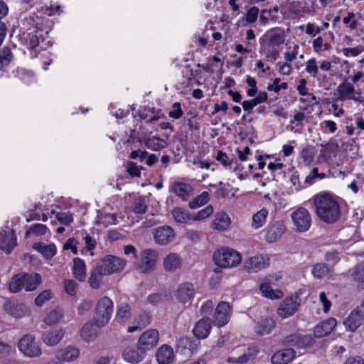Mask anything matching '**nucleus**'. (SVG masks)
<instances>
[{"instance_id": "obj_11", "label": "nucleus", "mask_w": 364, "mask_h": 364, "mask_svg": "<svg viewBox=\"0 0 364 364\" xmlns=\"http://www.w3.org/2000/svg\"><path fill=\"white\" fill-rule=\"evenodd\" d=\"M231 307L228 303L221 301L215 309L214 314L215 324L219 327L225 326L229 321Z\"/></svg>"}, {"instance_id": "obj_48", "label": "nucleus", "mask_w": 364, "mask_h": 364, "mask_svg": "<svg viewBox=\"0 0 364 364\" xmlns=\"http://www.w3.org/2000/svg\"><path fill=\"white\" fill-rule=\"evenodd\" d=\"M48 228L43 224H33L25 233V237H28L31 235L40 236L45 235Z\"/></svg>"}, {"instance_id": "obj_34", "label": "nucleus", "mask_w": 364, "mask_h": 364, "mask_svg": "<svg viewBox=\"0 0 364 364\" xmlns=\"http://www.w3.org/2000/svg\"><path fill=\"white\" fill-rule=\"evenodd\" d=\"M64 336L62 329L45 332L42 336L43 342L48 346H55L59 343Z\"/></svg>"}, {"instance_id": "obj_23", "label": "nucleus", "mask_w": 364, "mask_h": 364, "mask_svg": "<svg viewBox=\"0 0 364 364\" xmlns=\"http://www.w3.org/2000/svg\"><path fill=\"white\" fill-rule=\"evenodd\" d=\"M295 350L292 348H285L274 353L271 361L272 364H287L295 356Z\"/></svg>"}, {"instance_id": "obj_3", "label": "nucleus", "mask_w": 364, "mask_h": 364, "mask_svg": "<svg viewBox=\"0 0 364 364\" xmlns=\"http://www.w3.org/2000/svg\"><path fill=\"white\" fill-rule=\"evenodd\" d=\"M213 260L217 266L228 268L237 266L242 257L240 253L233 249L223 248L214 252Z\"/></svg>"}, {"instance_id": "obj_33", "label": "nucleus", "mask_w": 364, "mask_h": 364, "mask_svg": "<svg viewBox=\"0 0 364 364\" xmlns=\"http://www.w3.org/2000/svg\"><path fill=\"white\" fill-rule=\"evenodd\" d=\"M24 288L26 291H32L37 289L41 282V277L39 274L23 273Z\"/></svg>"}, {"instance_id": "obj_63", "label": "nucleus", "mask_w": 364, "mask_h": 364, "mask_svg": "<svg viewBox=\"0 0 364 364\" xmlns=\"http://www.w3.org/2000/svg\"><path fill=\"white\" fill-rule=\"evenodd\" d=\"M304 119V115H294V119H291V124L289 125L290 129L294 132H298Z\"/></svg>"}, {"instance_id": "obj_51", "label": "nucleus", "mask_w": 364, "mask_h": 364, "mask_svg": "<svg viewBox=\"0 0 364 364\" xmlns=\"http://www.w3.org/2000/svg\"><path fill=\"white\" fill-rule=\"evenodd\" d=\"M95 333V330L93 327V323L92 322L86 323L82 328L81 336L86 341L92 339Z\"/></svg>"}, {"instance_id": "obj_31", "label": "nucleus", "mask_w": 364, "mask_h": 364, "mask_svg": "<svg viewBox=\"0 0 364 364\" xmlns=\"http://www.w3.org/2000/svg\"><path fill=\"white\" fill-rule=\"evenodd\" d=\"M73 274L75 278L80 282L86 279V265L82 259L76 257L73 259Z\"/></svg>"}, {"instance_id": "obj_12", "label": "nucleus", "mask_w": 364, "mask_h": 364, "mask_svg": "<svg viewBox=\"0 0 364 364\" xmlns=\"http://www.w3.org/2000/svg\"><path fill=\"white\" fill-rule=\"evenodd\" d=\"M286 227L282 220L275 221L269 225L266 230L265 239L267 242L272 243L279 239L285 232Z\"/></svg>"}, {"instance_id": "obj_22", "label": "nucleus", "mask_w": 364, "mask_h": 364, "mask_svg": "<svg viewBox=\"0 0 364 364\" xmlns=\"http://www.w3.org/2000/svg\"><path fill=\"white\" fill-rule=\"evenodd\" d=\"M194 291L192 283L184 282L178 287L176 297L180 302L186 303L193 297Z\"/></svg>"}, {"instance_id": "obj_13", "label": "nucleus", "mask_w": 364, "mask_h": 364, "mask_svg": "<svg viewBox=\"0 0 364 364\" xmlns=\"http://www.w3.org/2000/svg\"><path fill=\"white\" fill-rule=\"evenodd\" d=\"M175 237L173 229L169 226H162L156 230L154 240L159 245H166Z\"/></svg>"}, {"instance_id": "obj_10", "label": "nucleus", "mask_w": 364, "mask_h": 364, "mask_svg": "<svg viewBox=\"0 0 364 364\" xmlns=\"http://www.w3.org/2000/svg\"><path fill=\"white\" fill-rule=\"evenodd\" d=\"M269 265V258L264 255L251 257L244 262V268L248 272H257Z\"/></svg>"}, {"instance_id": "obj_18", "label": "nucleus", "mask_w": 364, "mask_h": 364, "mask_svg": "<svg viewBox=\"0 0 364 364\" xmlns=\"http://www.w3.org/2000/svg\"><path fill=\"white\" fill-rule=\"evenodd\" d=\"M210 318H203L196 323L193 329V333L198 339H204L210 334Z\"/></svg>"}, {"instance_id": "obj_2", "label": "nucleus", "mask_w": 364, "mask_h": 364, "mask_svg": "<svg viewBox=\"0 0 364 364\" xmlns=\"http://www.w3.org/2000/svg\"><path fill=\"white\" fill-rule=\"evenodd\" d=\"M113 313V302L108 296L102 297L97 303L94 321L97 327L105 326L109 321Z\"/></svg>"}, {"instance_id": "obj_14", "label": "nucleus", "mask_w": 364, "mask_h": 364, "mask_svg": "<svg viewBox=\"0 0 364 364\" xmlns=\"http://www.w3.org/2000/svg\"><path fill=\"white\" fill-rule=\"evenodd\" d=\"M171 191L181 198L183 201H187L190 196L193 195L192 186L186 183L174 181L170 186Z\"/></svg>"}, {"instance_id": "obj_39", "label": "nucleus", "mask_w": 364, "mask_h": 364, "mask_svg": "<svg viewBox=\"0 0 364 364\" xmlns=\"http://www.w3.org/2000/svg\"><path fill=\"white\" fill-rule=\"evenodd\" d=\"M196 348V344L188 337L181 338L176 346V350L181 353H191Z\"/></svg>"}, {"instance_id": "obj_37", "label": "nucleus", "mask_w": 364, "mask_h": 364, "mask_svg": "<svg viewBox=\"0 0 364 364\" xmlns=\"http://www.w3.org/2000/svg\"><path fill=\"white\" fill-rule=\"evenodd\" d=\"M132 317L131 308L126 302L121 303L117 307L116 321L124 323Z\"/></svg>"}, {"instance_id": "obj_32", "label": "nucleus", "mask_w": 364, "mask_h": 364, "mask_svg": "<svg viewBox=\"0 0 364 364\" xmlns=\"http://www.w3.org/2000/svg\"><path fill=\"white\" fill-rule=\"evenodd\" d=\"M181 266L180 257L176 253H170L164 259V267L166 271L175 272Z\"/></svg>"}, {"instance_id": "obj_30", "label": "nucleus", "mask_w": 364, "mask_h": 364, "mask_svg": "<svg viewBox=\"0 0 364 364\" xmlns=\"http://www.w3.org/2000/svg\"><path fill=\"white\" fill-rule=\"evenodd\" d=\"M230 222V218L226 213H218L216 214L215 220L212 222L211 227L213 229L223 231L229 228Z\"/></svg>"}, {"instance_id": "obj_38", "label": "nucleus", "mask_w": 364, "mask_h": 364, "mask_svg": "<svg viewBox=\"0 0 364 364\" xmlns=\"http://www.w3.org/2000/svg\"><path fill=\"white\" fill-rule=\"evenodd\" d=\"M259 289L264 296L271 299H278L283 296V292L281 290L273 289L268 283L261 284Z\"/></svg>"}, {"instance_id": "obj_57", "label": "nucleus", "mask_w": 364, "mask_h": 364, "mask_svg": "<svg viewBox=\"0 0 364 364\" xmlns=\"http://www.w3.org/2000/svg\"><path fill=\"white\" fill-rule=\"evenodd\" d=\"M148 205L144 197H140L139 200L134 205L133 212L136 214H144L146 212Z\"/></svg>"}, {"instance_id": "obj_52", "label": "nucleus", "mask_w": 364, "mask_h": 364, "mask_svg": "<svg viewBox=\"0 0 364 364\" xmlns=\"http://www.w3.org/2000/svg\"><path fill=\"white\" fill-rule=\"evenodd\" d=\"M215 159L218 161H220L226 168H230L232 164L235 162L233 158L230 159L227 154L222 151H218L215 156Z\"/></svg>"}, {"instance_id": "obj_58", "label": "nucleus", "mask_w": 364, "mask_h": 364, "mask_svg": "<svg viewBox=\"0 0 364 364\" xmlns=\"http://www.w3.org/2000/svg\"><path fill=\"white\" fill-rule=\"evenodd\" d=\"M213 213V208L212 205H209L206 206L205 208L200 210L198 212V213L192 217L193 220L198 221L203 220L208 217H209L210 215H212Z\"/></svg>"}, {"instance_id": "obj_59", "label": "nucleus", "mask_w": 364, "mask_h": 364, "mask_svg": "<svg viewBox=\"0 0 364 364\" xmlns=\"http://www.w3.org/2000/svg\"><path fill=\"white\" fill-rule=\"evenodd\" d=\"M305 70L312 77L317 75L318 68L315 58H311L306 62Z\"/></svg>"}, {"instance_id": "obj_56", "label": "nucleus", "mask_w": 364, "mask_h": 364, "mask_svg": "<svg viewBox=\"0 0 364 364\" xmlns=\"http://www.w3.org/2000/svg\"><path fill=\"white\" fill-rule=\"evenodd\" d=\"M93 306V301L91 299L83 300L77 306V313L80 316H83L91 310Z\"/></svg>"}, {"instance_id": "obj_46", "label": "nucleus", "mask_w": 364, "mask_h": 364, "mask_svg": "<svg viewBox=\"0 0 364 364\" xmlns=\"http://www.w3.org/2000/svg\"><path fill=\"white\" fill-rule=\"evenodd\" d=\"M331 271L329 265L324 263H318L313 267L312 274L314 277L321 279L327 276Z\"/></svg>"}, {"instance_id": "obj_9", "label": "nucleus", "mask_w": 364, "mask_h": 364, "mask_svg": "<svg viewBox=\"0 0 364 364\" xmlns=\"http://www.w3.org/2000/svg\"><path fill=\"white\" fill-rule=\"evenodd\" d=\"M300 305V298L299 296H291L287 297L278 308V314L285 318L296 313Z\"/></svg>"}, {"instance_id": "obj_35", "label": "nucleus", "mask_w": 364, "mask_h": 364, "mask_svg": "<svg viewBox=\"0 0 364 364\" xmlns=\"http://www.w3.org/2000/svg\"><path fill=\"white\" fill-rule=\"evenodd\" d=\"M33 248L41 253L47 259H50L56 253V247L54 244L46 245L43 242H36Z\"/></svg>"}, {"instance_id": "obj_27", "label": "nucleus", "mask_w": 364, "mask_h": 364, "mask_svg": "<svg viewBox=\"0 0 364 364\" xmlns=\"http://www.w3.org/2000/svg\"><path fill=\"white\" fill-rule=\"evenodd\" d=\"M107 276L101 267L97 264L90 271V276L88 278V283L92 289H99L101 287L102 277Z\"/></svg>"}, {"instance_id": "obj_26", "label": "nucleus", "mask_w": 364, "mask_h": 364, "mask_svg": "<svg viewBox=\"0 0 364 364\" xmlns=\"http://www.w3.org/2000/svg\"><path fill=\"white\" fill-rule=\"evenodd\" d=\"M5 311L9 315L16 317H23L26 312V309L23 304H16L12 301H6L4 304Z\"/></svg>"}, {"instance_id": "obj_25", "label": "nucleus", "mask_w": 364, "mask_h": 364, "mask_svg": "<svg viewBox=\"0 0 364 364\" xmlns=\"http://www.w3.org/2000/svg\"><path fill=\"white\" fill-rule=\"evenodd\" d=\"M156 356L159 363L169 364L174 358L173 350L168 345H163L158 349Z\"/></svg>"}, {"instance_id": "obj_41", "label": "nucleus", "mask_w": 364, "mask_h": 364, "mask_svg": "<svg viewBox=\"0 0 364 364\" xmlns=\"http://www.w3.org/2000/svg\"><path fill=\"white\" fill-rule=\"evenodd\" d=\"M267 215L268 210L266 208H262L254 214L252 216V227L255 229L261 228L265 223Z\"/></svg>"}, {"instance_id": "obj_28", "label": "nucleus", "mask_w": 364, "mask_h": 364, "mask_svg": "<svg viewBox=\"0 0 364 364\" xmlns=\"http://www.w3.org/2000/svg\"><path fill=\"white\" fill-rule=\"evenodd\" d=\"M275 326L274 321L271 318H262L255 326L257 335L264 336L270 333Z\"/></svg>"}, {"instance_id": "obj_5", "label": "nucleus", "mask_w": 364, "mask_h": 364, "mask_svg": "<svg viewBox=\"0 0 364 364\" xmlns=\"http://www.w3.org/2000/svg\"><path fill=\"white\" fill-rule=\"evenodd\" d=\"M127 262L122 258L114 255H105L101 258L97 263L99 267H102L104 273L109 275L114 273L121 272Z\"/></svg>"}, {"instance_id": "obj_53", "label": "nucleus", "mask_w": 364, "mask_h": 364, "mask_svg": "<svg viewBox=\"0 0 364 364\" xmlns=\"http://www.w3.org/2000/svg\"><path fill=\"white\" fill-rule=\"evenodd\" d=\"M52 297V291L50 290H45L36 296L35 299V304L38 306H41L46 301H49Z\"/></svg>"}, {"instance_id": "obj_40", "label": "nucleus", "mask_w": 364, "mask_h": 364, "mask_svg": "<svg viewBox=\"0 0 364 364\" xmlns=\"http://www.w3.org/2000/svg\"><path fill=\"white\" fill-rule=\"evenodd\" d=\"M172 215L176 222L178 223H186L193 220L191 214L188 210L178 207L173 208Z\"/></svg>"}, {"instance_id": "obj_50", "label": "nucleus", "mask_w": 364, "mask_h": 364, "mask_svg": "<svg viewBox=\"0 0 364 364\" xmlns=\"http://www.w3.org/2000/svg\"><path fill=\"white\" fill-rule=\"evenodd\" d=\"M62 313L60 310L53 309L45 318L44 321L48 325H53L58 322L62 318Z\"/></svg>"}, {"instance_id": "obj_42", "label": "nucleus", "mask_w": 364, "mask_h": 364, "mask_svg": "<svg viewBox=\"0 0 364 364\" xmlns=\"http://www.w3.org/2000/svg\"><path fill=\"white\" fill-rule=\"evenodd\" d=\"M24 287V277L23 273L16 274L13 277L9 282V289L11 292L16 293Z\"/></svg>"}, {"instance_id": "obj_7", "label": "nucleus", "mask_w": 364, "mask_h": 364, "mask_svg": "<svg viewBox=\"0 0 364 364\" xmlns=\"http://www.w3.org/2000/svg\"><path fill=\"white\" fill-rule=\"evenodd\" d=\"M18 348L26 356L30 358L38 357L41 354V350L35 341V337L30 334L23 336L19 340Z\"/></svg>"}, {"instance_id": "obj_1", "label": "nucleus", "mask_w": 364, "mask_h": 364, "mask_svg": "<svg viewBox=\"0 0 364 364\" xmlns=\"http://www.w3.org/2000/svg\"><path fill=\"white\" fill-rule=\"evenodd\" d=\"M314 209L318 218L323 222L332 224L341 217L338 202L330 193H322L313 198Z\"/></svg>"}, {"instance_id": "obj_60", "label": "nucleus", "mask_w": 364, "mask_h": 364, "mask_svg": "<svg viewBox=\"0 0 364 364\" xmlns=\"http://www.w3.org/2000/svg\"><path fill=\"white\" fill-rule=\"evenodd\" d=\"M56 219L63 225H68L73 220V215L69 213H57Z\"/></svg>"}, {"instance_id": "obj_49", "label": "nucleus", "mask_w": 364, "mask_h": 364, "mask_svg": "<svg viewBox=\"0 0 364 364\" xmlns=\"http://www.w3.org/2000/svg\"><path fill=\"white\" fill-rule=\"evenodd\" d=\"M301 157L304 160V161L306 164H311L314 159L315 155V148L314 146L311 145H308L306 147H304L301 151Z\"/></svg>"}, {"instance_id": "obj_43", "label": "nucleus", "mask_w": 364, "mask_h": 364, "mask_svg": "<svg viewBox=\"0 0 364 364\" xmlns=\"http://www.w3.org/2000/svg\"><path fill=\"white\" fill-rule=\"evenodd\" d=\"M146 146L153 151H159L166 146V142L159 138L153 136L145 140Z\"/></svg>"}, {"instance_id": "obj_17", "label": "nucleus", "mask_w": 364, "mask_h": 364, "mask_svg": "<svg viewBox=\"0 0 364 364\" xmlns=\"http://www.w3.org/2000/svg\"><path fill=\"white\" fill-rule=\"evenodd\" d=\"M337 92L339 97L342 100H358V94L355 92L354 86L350 82L347 80L341 83L337 87Z\"/></svg>"}, {"instance_id": "obj_44", "label": "nucleus", "mask_w": 364, "mask_h": 364, "mask_svg": "<svg viewBox=\"0 0 364 364\" xmlns=\"http://www.w3.org/2000/svg\"><path fill=\"white\" fill-rule=\"evenodd\" d=\"M37 19L38 17L34 14H29L28 16H25L21 19L22 28L26 31H35L36 29H39L37 27Z\"/></svg>"}, {"instance_id": "obj_61", "label": "nucleus", "mask_w": 364, "mask_h": 364, "mask_svg": "<svg viewBox=\"0 0 364 364\" xmlns=\"http://www.w3.org/2000/svg\"><path fill=\"white\" fill-rule=\"evenodd\" d=\"M276 66L278 72L282 75H289L292 72V66L288 62H278Z\"/></svg>"}, {"instance_id": "obj_8", "label": "nucleus", "mask_w": 364, "mask_h": 364, "mask_svg": "<svg viewBox=\"0 0 364 364\" xmlns=\"http://www.w3.org/2000/svg\"><path fill=\"white\" fill-rule=\"evenodd\" d=\"M159 333L156 329H149L139 337L137 345L139 350L145 353L156 347L159 343Z\"/></svg>"}, {"instance_id": "obj_45", "label": "nucleus", "mask_w": 364, "mask_h": 364, "mask_svg": "<svg viewBox=\"0 0 364 364\" xmlns=\"http://www.w3.org/2000/svg\"><path fill=\"white\" fill-rule=\"evenodd\" d=\"M14 58L10 48L4 47L0 50V70L7 67Z\"/></svg>"}, {"instance_id": "obj_64", "label": "nucleus", "mask_w": 364, "mask_h": 364, "mask_svg": "<svg viewBox=\"0 0 364 364\" xmlns=\"http://www.w3.org/2000/svg\"><path fill=\"white\" fill-rule=\"evenodd\" d=\"M325 258L326 260L328 262V265L333 266L335 264H336L339 260L338 252L336 250L328 252L325 255Z\"/></svg>"}, {"instance_id": "obj_21", "label": "nucleus", "mask_w": 364, "mask_h": 364, "mask_svg": "<svg viewBox=\"0 0 364 364\" xmlns=\"http://www.w3.org/2000/svg\"><path fill=\"white\" fill-rule=\"evenodd\" d=\"M258 353L257 347H249L244 350L242 354L238 356H231L228 358V362L230 364H244L248 360L253 359Z\"/></svg>"}, {"instance_id": "obj_36", "label": "nucleus", "mask_w": 364, "mask_h": 364, "mask_svg": "<svg viewBox=\"0 0 364 364\" xmlns=\"http://www.w3.org/2000/svg\"><path fill=\"white\" fill-rule=\"evenodd\" d=\"M79 353L78 348L67 347L58 353L57 358L61 361L70 362L77 358L79 356Z\"/></svg>"}, {"instance_id": "obj_54", "label": "nucleus", "mask_w": 364, "mask_h": 364, "mask_svg": "<svg viewBox=\"0 0 364 364\" xmlns=\"http://www.w3.org/2000/svg\"><path fill=\"white\" fill-rule=\"evenodd\" d=\"M352 277L359 283H364V264H360L353 269Z\"/></svg>"}, {"instance_id": "obj_24", "label": "nucleus", "mask_w": 364, "mask_h": 364, "mask_svg": "<svg viewBox=\"0 0 364 364\" xmlns=\"http://www.w3.org/2000/svg\"><path fill=\"white\" fill-rule=\"evenodd\" d=\"M146 353L142 350H139L133 348H126L122 353V356L124 359L133 364H136L140 363L144 358Z\"/></svg>"}, {"instance_id": "obj_47", "label": "nucleus", "mask_w": 364, "mask_h": 364, "mask_svg": "<svg viewBox=\"0 0 364 364\" xmlns=\"http://www.w3.org/2000/svg\"><path fill=\"white\" fill-rule=\"evenodd\" d=\"M209 200V193L207 191H203L200 195L196 197L193 200L188 203V206L191 209L198 208L205 204Z\"/></svg>"}, {"instance_id": "obj_16", "label": "nucleus", "mask_w": 364, "mask_h": 364, "mask_svg": "<svg viewBox=\"0 0 364 364\" xmlns=\"http://www.w3.org/2000/svg\"><path fill=\"white\" fill-rule=\"evenodd\" d=\"M16 245V238L13 231L0 233V249L7 255L12 252Z\"/></svg>"}, {"instance_id": "obj_20", "label": "nucleus", "mask_w": 364, "mask_h": 364, "mask_svg": "<svg viewBox=\"0 0 364 364\" xmlns=\"http://www.w3.org/2000/svg\"><path fill=\"white\" fill-rule=\"evenodd\" d=\"M336 320L329 318L317 324L314 328V336L316 338H322L328 336L336 326Z\"/></svg>"}, {"instance_id": "obj_55", "label": "nucleus", "mask_w": 364, "mask_h": 364, "mask_svg": "<svg viewBox=\"0 0 364 364\" xmlns=\"http://www.w3.org/2000/svg\"><path fill=\"white\" fill-rule=\"evenodd\" d=\"M284 43V35L281 33L272 31L269 34V44L272 46H279Z\"/></svg>"}, {"instance_id": "obj_19", "label": "nucleus", "mask_w": 364, "mask_h": 364, "mask_svg": "<svg viewBox=\"0 0 364 364\" xmlns=\"http://www.w3.org/2000/svg\"><path fill=\"white\" fill-rule=\"evenodd\" d=\"M364 314L356 309L346 318L343 323L346 330L354 332L362 323Z\"/></svg>"}, {"instance_id": "obj_6", "label": "nucleus", "mask_w": 364, "mask_h": 364, "mask_svg": "<svg viewBox=\"0 0 364 364\" xmlns=\"http://www.w3.org/2000/svg\"><path fill=\"white\" fill-rule=\"evenodd\" d=\"M293 225L297 232H306L311 225V217L307 209L300 207L294 210L291 215Z\"/></svg>"}, {"instance_id": "obj_29", "label": "nucleus", "mask_w": 364, "mask_h": 364, "mask_svg": "<svg viewBox=\"0 0 364 364\" xmlns=\"http://www.w3.org/2000/svg\"><path fill=\"white\" fill-rule=\"evenodd\" d=\"M311 342V337L310 336H300L296 334H291L287 336L284 339V343L287 346L298 347H303L309 345Z\"/></svg>"}, {"instance_id": "obj_4", "label": "nucleus", "mask_w": 364, "mask_h": 364, "mask_svg": "<svg viewBox=\"0 0 364 364\" xmlns=\"http://www.w3.org/2000/svg\"><path fill=\"white\" fill-rule=\"evenodd\" d=\"M157 261L156 251L147 249L141 252L140 258L134 262V267L140 273H147L154 269Z\"/></svg>"}, {"instance_id": "obj_15", "label": "nucleus", "mask_w": 364, "mask_h": 364, "mask_svg": "<svg viewBox=\"0 0 364 364\" xmlns=\"http://www.w3.org/2000/svg\"><path fill=\"white\" fill-rule=\"evenodd\" d=\"M44 34H48V32H44L42 29H36L25 33L23 38V43L28 48L34 49L39 45L40 41L43 40Z\"/></svg>"}, {"instance_id": "obj_62", "label": "nucleus", "mask_w": 364, "mask_h": 364, "mask_svg": "<svg viewBox=\"0 0 364 364\" xmlns=\"http://www.w3.org/2000/svg\"><path fill=\"white\" fill-rule=\"evenodd\" d=\"M259 14V9L256 6L251 7L246 14L245 19L250 23H255Z\"/></svg>"}]
</instances>
